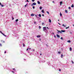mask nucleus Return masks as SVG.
Instances as JSON below:
<instances>
[{"mask_svg": "<svg viewBox=\"0 0 74 74\" xmlns=\"http://www.w3.org/2000/svg\"><path fill=\"white\" fill-rule=\"evenodd\" d=\"M57 31L58 32V34H59V33H62V32L60 31L57 30Z\"/></svg>", "mask_w": 74, "mask_h": 74, "instance_id": "f257e3e1", "label": "nucleus"}, {"mask_svg": "<svg viewBox=\"0 0 74 74\" xmlns=\"http://www.w3.org/2000/svg\"><path fill=\"white\" fill-rule=\"evenodd\" d=\"M46 27H43V30L44 31L46 30Z\"/></svg>", "mask_w": 74, "mask_h": 74, "instance_id": "f03ea898", "label": "nucleus"}, {"mask_svg": "<svg viewBox=\"0 0 74 74\" xmlns=\"http://www.w3.org/2000/svg\"><path fill=\"white\" fill-rule=\"evenodd\" d=\"M36 5V3H33V4H32V5Z\"/></svg>", "mask_w": 74, "mask_h": 74, "instance_id": "7ed1b4c3", "label": "nucleus"}, {"mask_svg": "<svg viewBox=\"0 0 74 74\" xmlns=\"http://www.w3.org/2000/svg\"><path fill=\"white\" fill-rule=\"evenodd\" d=\"M37 37V38H40L41 37V36H39V35H38L36 36Z\"/></svg>", "mask_w": 74, "mask_h": 74, "instance_id": "20e7f679", "label": "nucleus"}, {"mask_svg": "<svg viewBox=\"0 0 74 74\" xmlns=\"http://www.w3.org/2000/svg\"><path fill=\"white\" fill-rule=\"evenodd\" d=\"M34 15H35L34 14H32L31 15V16H34Z\"/></svg>", "mask_w": 74, "mask_h": 74, "instance_id": "39448f33", "label": "nucleus"}, {"mask_svg": "<svg viewBox=\"0 0 74 74\" xmlns=\"http://www.w3.org/2000/svg\"><path fill=\"white\" fill-rule=\"evenodd\" d=\"M56 35L57 37H58V38H60V36H59V35L57 34Z\"/></svg>", "mask_w": 74, "mask_h": 74, "instance_id": "423d86ee", "label": "nucleus"}, {"mask_svg": "<svg viewBox=\"0 0 74 74\" xmlns=\"http://www.w3.org/2000/svg\"><path fill=\"white\" fill-rule=\"evenodd\" d=\"M0 5H1V7H4V5H3L1 4V3H0Z\"/></svg>", "mask_w": 74, "mask_h": 74, "instance_id": "0eeeda50", "label": "nucleus"}, {"mask_svg": "<svg viewBox=\"0 0 74 74\" xmlns=\"http://www.w3.org/2000/svg\"><path fill=\"white\" fill-rule=\"evenodd\" d=\"M49 21L50 23H51V20L50 19H49Z\"/></svg>", "mask_w": 74, "mask_h": 74, "instance_id": "6e6552de", "label": "nucleus"}, {"mask_svg": "<svg viewBox=\"0 0 74 74\" xmlns=\"http://www.w3.org/2000/svg\"><path fill=\"white\" fill-rule=\"evenodd\" d=\"M69 49H70V51H72V48H71V47H70Z\"/></svg>", "mask_w": 74, "mask_h": 74, "instance_id": "1a4fd4ad", "label": "nucleus"}, {"mask_svg": "<svg viewBox=\"0 0 74 74\" xmlns=\"http://www.w3.org/2000/svg\"><path fill=\"white\" fill-rule=\"evenodd\" d=\"M62 3H63V2L62 1L60 2V5H62Z\"/></svg>", "mask_w": 74, "mask_h": 74, "instance_id": "9d476101", "label": "nucleus"}, {"mask_svg": "<svg viewBox=\"0 0 74 74\" xmlns=\"http://www.w3.org/2000/svg\"><path fill=\"white\" fill-rule=\"evenodd\" d=\"M37 2H38V4H40V2L39 1H38Z\"/></svg>", "mask_w": 74, "mask_h": 74, "instance_id": "9b49d317", "label": "nucleus"}, {"mask_svg": "<svg viewBox=\"0 0 74 74\" xmlns=\"http://www.w3.org/2000/svg\"><path fill=\"white\" fill-rule=\"evenodd\" d=\"M61 32H65V31L63 30H61Z\"/></svg>", "mask_w": 74, "mask_h": 74, "instance_id": "f8f14e48", "label": "nucleus"}, {"mask_svg": "<svg viewBox=\"0 0 74 74\" xmlns=\"http://www.w3.org/2000/svg\"><path fill=\"white\" fill-rule=\"evenodd\" d=\"M71 7H74V5L73 4H72V5L71 6Z\"/></svg>", "mask_w": 74, "mask_h": 74, "instance_id": "ddd939ff", "label": "nucleus"}, {"mask_svg": "<svg viewBox=\"0 0 74 74\" xmlns=\"http://www.w3.org/2000/svg\"><path fill=\"white\" fill-rule=\"evenodd\" d=\"M42 12L43 13H44V10H42Z\"/></svg>", "mask_w": 74, "mask_h": 74, "instance_id": "4468645a", "label": "nucleus"}, {"mask_svg": "<svg viewBox=\"0 0 74 74\" xmlns=\"http://www.w3.org/2000/svg\"><path fill=\"white\" fill-rule=\"evenodd\" d=\"M68 42H71V41L70 40H69L67 41Z\"/></svg>", "mask_w": 74, "mask_h": 74, "instance_id": "2eb2a0df", "label": "nucleus"}, {"mask_svg": "<svg viewBox=\"0 0 74 74\" xmlns=\"http://www.w3.org/2000/svg\"><path fill=\"white\" fill-rule=\"evenodd\" d=\"M61 58H63V54H62L61 55Z\"/></svg>", "mask_w": 74, "mask_h": 74, "instance_id": "dca6fc26", "label": "nucleus"}, {"mask_svg": "<svg viewBox=\"0 0 74 74\" xmlns=\"http://www.w3.org/2000/svg\"><path fill=\"white\" fill-rule=\"evenodd\" d=\"M46 12H47V13L48 14H49V12H48V11H47Z\"/></svg>", "mask_w": 74, "mask_h": 74, "instance_id": "f3484780", "label": "nucleus"}, {"mask_svg": "<svg viewBox=\"0 0 74 74\" xmlns=\"http://www.w3.org/2000/svg\"><path fill=\"white\" fill-rule=\"evenodd\" d=\"M39 17H41V14H39Z\"/></svg>", "mask_w": 74, "mask_h": 74, "instance_id": "a211bd4d", "label": "nucleus"}, {"mask_svg": "<svg viewBox=\"0 0 74 74\" xmlns=\"http://www.w3.org/2000/svg\"><path fill=\"white\" fill-rule=\"evenodd\" d=\"M2 34L3 35V36H5V37H6V35H5L4 34Z\"/></svg>", "mask_w": 74, "mask_h": 74, "instance_id": "6ab92c4d", "label": "nucleus"}, {"mask_svg": "<svg viewBox=\"0 0 74 74\" xmlns=\"http://www.w3.org/2000/svg\"><path fill=\"white\" fill-rule=\"evenodd\" d=\"M62 16V13H61V12H60V16Z\"/></svg>", "mask_w": 74, "mask_h": 74, "instance_id": "aec40b11", "label": "nucleus"}, {"mask_svg": "<svg viewBox=\"0 0 74 74\" xmlns=\"http://www.w3.org/2000/svg\"><path fill=\"white\" fill-rule=\"evenodd\" d=\"M27 4H26V5H25V7H26V6H27Z\"/></svg>", "mask_w": 74, "mask_h": 74, "instance_id": "412c9836", "label": "nucleus"}, {"mask_svg": "<svg viewBox=\"0 0 74 74\" xmlns=\"http://www.w3.org/2000/svg\"><path fill=\"white\" fill-rule=\"evenodd\" d=\"M18 19H17L16 20V22H18Z\"/></svg>", "mask_w": 74, "mask_h": 74, "instance_id": "4be33fe9", "label": "nucleus"}, {"mask_svg": "<svg viewBox=\"0 0 74 74\" xmlns=\"http://www.w3.org/2000/svg\"><path fill=\"white\" fill-rule=\"evenodd\" d=\"M69 26H68V27H66L65 29H69Z\"/></svg>", "mask_w": 74, "mask_h": 74, "instance_id": "5701e85b", "label": "nucleus"}, {"mask_svg": "<svg viewBox=\"0 0 74 74\" xmlns=\"http://www.w3.org/2000/svg\"><path fill=\"white\" fill-rule=\"evenodd\" d=\"M63 26H64V27H66V26L64 24H62Z\"/></svg>", "mask_w": 74, "mask_h": 74, "instance_id": "b1692460", "label": "nucleus"}, {"mask_svg": "<svg viewBox=\"0 0 74 74\" xmlns=\"http://www.w3.org/2000/svg\"><path fill=\"white\" fill-rule=\"evenodd\" d=\"M58 53L59 54H60V52L58 51Z\"/></svg>", "mask_w": 74, "mask_h": 74, "instance_id": "393cba45", "label": "nucleus"}, {"mask_svg": "<svg viewBox=\"0 0 74 74\" xmlns=\"http://www.w3.org/2000/svg\"><path fill=\"white\" fill-rule=\"evenodd\" d=\"M65 12H66V13H67V10H65Z\"/></svg>", "mask_w": 74, "mask_h": 74, "instance_id": "a878e982", "label": "nucleus"}, {"mask_svg": "<svg viewBox=\"0 0 74 74\" xmlns=\"http://www.w3.org/2000/svg\"><path fill=\"white\" fill-rule=\"evenodd\" d=\"M23 46L24 47H25V44H23Z\"/></svg>", "mask_w": 74, "mask_h": 74, "instance_id": "bb28decb", "label": "nucleus"}, {"mask_svg": "<svg viewBox=\"0 0 74 74\" xmlns=\"http://www.w3.org/2000/svg\"><path fill=\"white\" fill-rule=\"evenodd\" d=\"M0 47H1L2 46V45L1 43H0Z\"/></svg>", "mask_w": 74, "mask_h": 74, "instance_id": "cd10ccee", "label": "nucleus"}, {"mask_svg": "<svg viewBox=\"0 0 74 74\" xmlns=\"http://www.w3.org/2000/svg\"><path fill=\"white\" fill-rule=\"evenodd\" d=\"M0 32L1 33V34H3V33H2V32L1 31H0Z\"/></svg>", "mask_w": 74, "mask_h": 74, "instance_id": "c85d7f7f", "label": "nucleus"}, {"mask_svg": "<svg viewBox=\"0 0 74 74\" xmlns=\"http://www.w3.org/2000/svg\"><path fill=\"white\" fill-rule=\"evenodd\" d=\"M41 26H39V29H41Z\"/></svg>", "mask_w": 74, "mask_h": 74, "instance_id": "c756f323", "label": "nucleus"}, {"mask_svg": "<svg viewBox=\"0 0 74 74\" xmlns=\"http://www.w3.org/2000/svg\"><path fill=\"white\" fill-rule=\"evenodd\" d=\"M68 8H69V9H71V7H69Z\"/></svg>", "mask_w": 74, "mask_h": 74, "instance_id": "7c9ffc66", "label": "nucleus"}, {"mask_svg": "<svg viewBox=\"0 0 74 74\" xmlns=\"http://www.w3.org/2000/svg\"><path fill=\"white\" fill-rule=\"evenodd\" d=\"M40 10H41L42 9V7H40Z\"/></svg>", "mask_w": 74, "mask_h": 74, "instance_id": "2f4dec72", "label": "nucleus"}, {"mask_svg": "<svg viewBox=\"0 0 74 74\" xmlns=\"http://www.w3.org/2000/svg\"><path fill=\"white\" fill-rule=\"evenodd\" d=\"M32 8L33 9H34V8H35V7H33Z\"/></svg>", "mask_w": 74, "mask_h": 74, "instance_id": "473e14b6", "label": "nucleus"}, {"mask_svg": "<svg viewBox=\"0 0 74 74\" xmlns=\"http://www.w3.org/2000/svg\"><path fill=\"white\" fill-rule=\"evenodd\" d=\"M34 23H35V24H36V21H34Z\"/></svg>", "mask_w": 74, "mask_h": 74, "instance_id": "72a5a7b5", "label": "nucleus"}, {"mask_svg": "<svg viewBox=\"0 0 74 74\" xmlns=\"http://www.w3.org/2000/svg\"><path fill=\"white\" fill-rule=\"evenodd\" d=\"M60 39H61V40H63V38L62 37H61Z\"/></svg>", "mask_w": 74, "mask_h": 74, "instance_id": "f704fd0d", "label": "nucleus"}, {"mask_svg": "<svg viewBox=\"0 0 74 74\" xmlns=\"http://www.w3.org/2000/svg\"><path fill=\"white\" fill-rule=\"evenodd\" d=\"M27 2H29V1H28V0H27Z\"/></svg>", "mask_w": 74, "mask_h": 74, "instance_id": "c9c22d12", "label": "nucleus"}, {"mask_svg": "<svg viewBox=\"0 0 74 74\" xmlns=\"http://www.w3.org/2000/svg\"><path fill=\"white\" fill-rule=\"evenodd\" d=\"M72 63L73 64H74V62L73 61H72Z\"/></svg>", "mask_w": 74, "mask_h": 74, "instance_id": "e433bc0d", "label": "nucleus"}, {"mask_svg": "<svg viewBox=\"0 0 74 74\" xmlns=\"http://www.w3.org/2000/svg\"><path fill=\"white\" fill-rule=\"evenodd\" d=\"M35 0H32V1L33 2H34V1Z\"/></svg>", "mask_w": 74, "mask_h": 74, "instance_id": "4c0bfd02", "label": "nucleus"}, {"mask_svg": "<svg viewBox=\"0 0 74 74\" xmlns=\"http://www.w3.org/2000/svg\"><path fill=\"white\" fill-rule=\"evenodd\" d=\"M35 16L36 17V18H37V15H35Z\"/></svg>", "mask_w": 74, "mask_h": 74, "instance_id": "58836bf2", "label": "nucleus"}, {"mask_svg": "<svg viewBox=\"0 0 74 74\" xmlns=\"http://www.w3.org/2000/svg\"><path fill=\"white\" fill-rule=\"evenodd\" d=\"M14 18L12 17V20H14Z\"/></svg>", "mask_w": 74, "mask_h": 74, "instance_id": "ea45409f", "label": "nucleus"}, {"mask_svg": "<svg viewBox=\"0 0 74 74\" xmlns=\"http://www.w3.org/2000/svg\"><path fill=\"white\" fill-rule=\"evenodd\" d=\"M13 70H15V69L14 68L13 69Z\"/></svg>", "mask_w": 74, "mask_h": 74, "instance_id": "a19ab883", "label": "nucleus"}, {"mask_svg": "<svg viewBox=\"0 0 74 74\" xmlns=\"http://www.w3.org/2000/svg\"><path fill=\"white\" fill-rule=\"evenodd\" d=\"M70 34H72V32H70Z\"/></svg>", "mask_w": 74, "mask_h": 74, "instance_id": "79ce46f5", "label": "nucleus"}, {"mask_svg": "<svg viewBox=\"0 0 74 74\" xmlns=\"http://www.w3.org/2000/svg\"><path fill=\"white\" fill-rule=\"evenodd\" d=\"M59 71H61V69H59Z\"/></svg>", "mask_w": 74, "mask_h": 74, "instance_id": "37998d69", "label": "nucleus"}, {"mask_svg": "<svg viewBox=\"0 0 74 74\" xmlns=\"http://www.w3.org/2000/svg\"><path fill=\"white\" fill-rule=\"evenodd\" d=\"M47 29H49V28H48V27H47Z\"/></svg>", "mask_w": 74, "mask_h": 74, "instance_id": "c03bdc74", "label": "nucleus"}, {"mask_svg": "<svg viewBox=\"0 0 74 74\" xmlns=\"http://www.w3.org/2000/svg\"><path fill=\"white\" fill-rule=\"evenodd\" d=\"M4 53H6V51H5L4 52Z\"/></svg>", "mask_w": 74, "mask_h": 74, "instance_id": "a18cd8bd", "label": "nucleus"}, {"mask_svg": "<svg viewBox=\"0 0 74 74\" xmlns=\"http://www.w3.org/2000/svg\"><path fill=\"white\" fill-rule=\"evenodd\" d=\"M42 16H44V14H42Z\"/></svg>", "mask_w": 74, "mask_h": 74, "instance_id": "49530a36", "label": "nucleus"}, {"mask_svg": "<svg viewBox=\"0 0 74 74\" xmlns=\"http://www.w3.org/2000/svg\"><path fill=\"white\" fill-rule=\"evenodd\" d=\"M44 25V23H42V25Z\"/></svg>", "mask_w": 74, "mask_h": 74, "instance_id": "de8ad7c7", "label": "nucleus"}, {"mask_svg": "<svg viewBox=\"0 0 74 74\" xmlns=\"http://www.w3.org/2000/svg\"><path fill=\"white\" fill-rule=\"evenodd\" d=\"M54 37H56V36H55V35H54Z\"/></svg>", "mask_w": 74, "mask_h": 74, "instance_id": "09e8293b", "label": "nucleus"}, {"mask_svg": "<svg viewBox=\"0 0 74 74\" xmlns=\"http://www.w3.org/2000/svg\"><path fill=\"white\" fill-rule=\"evenodd\" d=\"M28 49H27V51H28Z\"/></svg>", "mask_w": 74, "mask_h": 74, "instance_id": "8fccbe9b", "label": "nucleus"}, {"mask_svg": "<svg viewBox=\"0 0 74 74\" xmlns=\"http://www.w3.org/2000/svg\"><path fill=\"white\" fill-rule=\"evenodd\" d=\"M58 24H59V25H60V23H58Z\"/></svg>", "mask_w": 74, "mask_h": 74, "instance_id": "3c124183", "label": "nucleus"}, {"mask_svg": "<svg viewBox=\"0 0 74 74\" xmlns=\"http://www.w3.org/2000/svg\"><path fill=\"white\" fill-rule=\"evenodd\" d=\"M39 40H40H40H41V38H40V39H39Z\"/></svg>", "mask_w": 74, "mask_h": 74, "instance_id": "603ef678", "label": "nucleus"}, {"mask_svg": "<svg viewBox=\"0 0 74 74\" xmlns=\"http://www.w3.org/2000/svg\"><path fill=\"white\" fill-rule=\"evenodd\" d=\"M42 55V54L41 53L40 54V55Z\"/></svg>", "mask_w": 74, "mask_h": 74, "instance_id": "864d4df0", "label": "nucleus"}, {"mask_svg": "<svg viewBox=\"0 0 74 74\" xmlns=\"http://www.w3.org/2000/svg\"><path fill=\"white\" fill-rule=\"evenodd\" d=\"M29 49H31V48H29Z\"/></svg>", "mask_w": 74, "mask_h": 74, "instance_id": "5fc2aeb1", "label": "nucleus"}, {"mask_svg": "<svg viewBox=\"0 0 74 74\" xmlns=\"http://www.w3.org/2000/svg\"><path fill=\"white\" fill-rule=\"evenodd\" d=\"M53 3H54V1H53Z\"/></svg>", "mask_w": 74, "mask_h": 74, "instance_id": "6e6d98bb", "label": "nucleus"}, {"mask_svg": "<svg viewBox=\"0 0 74 74\" xmlns=\"http://www.w3.org/2000/svg\"><path fill=\"white\" fill-rule=\"evenodd\" d=\"M12 73H14V71H12Z\"/></svg>", "mask_w": 74, "mask_h": 74, "instance_id": "4d7b16f0", "label": "nucleus"}, {"mask_svg": "<svg viewBox=\"0 0 74 74\" xmlns=\"http://www.w3.org/2000/svg\"><path fill=\"white\" fill-rule=\"evenodd\" d=\"M58 21H59V20H58Z\"/></svg>", "mask_w": 74, "mask_h": 74, "instance_id": "13d9d810", "label": "nucleus"}, {"mask_svg": "<svg viewBox=\"0 0 74 74\" xmlns=\"http://www.w3.org/2000/svg\"><path fill=\"white\" fill-rule=\"evenodd\" d=\"M73 26L74 27V25H73Z\"/></svg>", "mask_w": 74, "mask_h": 74, "instance_id": "bf43d9fd", "label": "nucleus"}, {"mask_svg": "<svg viewBox=\"0 0 74 74\" xmlns=\"http://www.w3.org/2000/svg\"><path fill=\"white\" fill-rule=\"evenodd\" d=\"M3 42H4V41H3Z\"/></svg>", "mask_w": 74, "mask_h": 74, "instance_id": "052dcab7", "label": "nucleus"}, {"mask_svg": "<svg viewBox=\"0 0 74 74\" xmlns=\"http://www.w3.org/2000/svg\"><path fill=\"white\" fill-rule=\"evenodd\" d=\"M53 34H54V33H53Z\"/></svg>", "mask_w": 74, "mask_h": 74, "instance_id": "680f3d73", "label": "nucleus"}]
</instances>
